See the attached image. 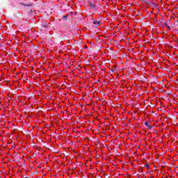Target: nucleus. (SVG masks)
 Instances as JSON below:
<instances>
[{
    "instance_id": "2",
    "label": "nucleus",
    "mask_w": 178,
    "mask_h": 178,
    "mask_svg": "<svg viewBox=\"0 0 178 178\" xmlns=\"http://www.w3.org/2000/svg\"><path fill=\"white\" fill-rule=\"evenodd\" d=\"M145 126H147V127L149 129H152V125H149L147 121L145 122Z\"/></svg>"
},
{
    "instance_id": "5",
    "label": "nucleus",
    "mask_w": 178,
    "mask_h": 178,
    "mask_svg": "<svg viewBox=\"0 0 178 178\" xmlns=\"http://www.w3.org/2000/svg\"><path fill=\"white\" fill-rule=\"evenodd\" d=\"M145 168H147V169H149V168H150L149 164H148V163L145 164Z\"/></svg>"
},
{
    "instance_id": "3",
    "label": "nucleus",
    "mask_w": 178,
    "mask_h": 178,
    "mask_svg": "<svg viewBox=\"0 0 178 178\" xmlns=\"http://www.w3.org/2000/svg\"><path fill=\"white\" fill-rule=\"evenodd\" d=\"M93 24H96V26H99L101 24V21L95 20L93 21Z\"/></svg>"
},
{
    "instance_id": "6",
    "label": "nucleus",
    "mask_w": 178,
    "mask_h": 178,
    "mask_svg": "<svg viewBox=\"0 0 178 178\" xmlns=\"http://www.w3.org/2000/svg\"><path fill=\"white\" fill-rule=\"evenodd\" d=\"M165 26L168 27V29H170V26H168V22H165Z\"/></svg>"
},
{
    "instance_id": "1",
    "label": "nucleus",
    "mask_w": 178,
    "mask_h": 178,
    "mask_svg": "<svg viewBox=\"0 0 178 178\" xmlns=\"http://www.w3.org/2000/svg\"><path fill=\"white\" fill-rule=\"evenodd\" d=\"M89 6L92 8V9H95V4L91 1H89Z\"/></svg>"
},
{
    "instance_id": "8",
    "label": "nucleus",
    "mask_w": 178,
    "mask_h": 178,
    "mask_svg": "<svg viewBox=\"0 0 178 178\" xmlns=\"http://www.w3.org/2000/svg\"><path fill=\"white\" fill-rule=\"evenodd\" d=\"M31 12H33V10H31Z\"/></svg>"
},
{
    "instance_id": "7",
    "label": "nucleus",
    "mask_w": 178,
    "mask_h": 178,
    "mask_svg": "<svg viewBox=\"0 0 178 178\" xmlns=\"http://www.w3.org/2000/svg\"><path fill=\"white\" fill-rule=\"evenodd\" d=\"M42 27H44V29H47V25L43 24V25H42Z\"/></svg>"
},
{
    "instance_id": "4",
    "label": "nucleus",
    "mask_w": 178,
    "mask_h": 178,
    "mask_svg": "<svg viewBox=\"0 0 178 178\" xmlns=\"http://www.w3.org/2000/svg\"><path fill=\"white\" fill-rule=\"evenodd\" d=\"M62 19H63V20H67V15H63Z\"/></svg>"
}]
</instances>
